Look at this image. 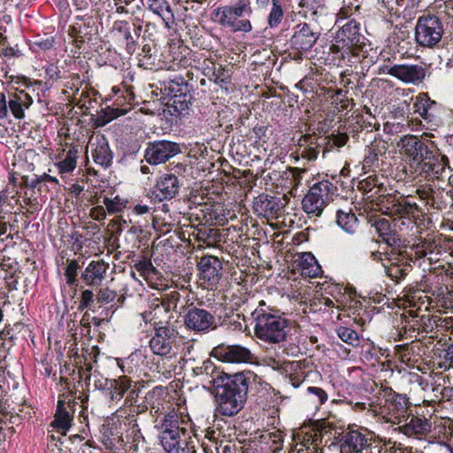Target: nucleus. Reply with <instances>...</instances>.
Segmentation results:
<instances>
[{"label": "nucleus", "mask_w": 453, "mask_h": 453, "mask_svg": "<svg viewBox=\"0 0 453 453\" xmlns=\"http://www.w3.org/2000/svg\"><path fill=\"white\" fill-rule=\"evenodd\" d=\"M396 146L417 174L428 180H442L447 176L449 158L435 151L433 143L408 134L401 137Z\"/></svg>", "instance_id": "obj_1"}, {"label": "nucleus", "mask_w": 453, "mask_h": 453, "mask_svg": "<svg viewBox=\"0 0 453 453\" xmlns=\"http://www.w3.org/2000/svg\"><path fill=\"white\" fill-rule=\"evenodd\" d=\"M267 389L269 385L250 371L230 375L218 388L217 411L223 416L236 415L244 406L250 387Z\"/></svg>", "instance_id": "obj_2"}, {"label": "nucleus", "mask_w": 453, "mask_h": 453, "mask_svg": "<svg viewBox=\"0 0 453 453\" xmlns=\"http://www.w3.org/2000/svg\"><path fill=\"white\" fill-rule=\"evenodd\" d=\"M255 335L267 343L278 344L287 340L291 329V321L284 313L260 301L253 311Z\"/></svg>", "instance_id": "obj_3"}, {"label": "nucleus", "mask_w": 453, "mask_h": 453, "mask_svg": "<svg viewBox=\"0 0 453 453\" xmlns=\"http://www.w3.org/2000/svg\"><path fill=\"white\" fill-rule=\"evenodd\" d=\"M374 416L381 417L386 422L398 426L409 415V399L391 388L383 389V403L369 404Z\"/></svg>", "instance_id": "obj_4"}, {"label": "nucleus", "mask_w": 453, "mask_h": 453, "mask_svg": "<svg viewBox=\"0 0 453 453\" xmlns=\"http://www.w3.org/2000/svg\"><path fill=\"white\" fill-rule=\"evenodd\" d=\"M244 14L251 16L253 10L250 0H239L235 5H225L213 12V19L234 32H250L252 25L249 19H240Z\"/></svg>", "instance_id": "obj_5"}, {"label": "nucleus", "mask_w": 453, "mask_h": 453, "mask_svg": "<svg viewBox=\"0 0 453 453\" xmlns=\"http://www.w3.org/2000/svg\"><path fill=\"white\" fill-rule=\"evenodd\" d=\"M361 38L358 24L355 20H350L335 33L330 45V52L339 60L357 56L362 43Z\"/></svg>", "instance_id": "obj_6"}, {"label": "nucleus", "mask_w": 453, "mask_h": 453, "mask_svg": "<svg viewBox=\"0 0 453 453\" xmlns=\"http://www.w3.org/2000/svg\"><path fill=\"white\" fill-rule=\"evenodd\" d=\"M336 189V187L327 180L315 183L302 200L303 210L310 217L321 216Z\"/></svg>", "instance_id": "obj_7"}, {"label": "nucleus", "mask_w": 453, "mask_h": 453, "mask_svg": "<svg viewBox=\"0 0 453 453\" xmlns=\"http://www.w3.org/2000/svg\"><path fill=\"white\" fill-rule=\"evenodd\" d=\"M374 441V434L368 429L356 425L349 426L338 437L340 453H363Z\"/></svg>", "instance_id": "obj_8"}, {"label": "nucleus", "mask_w": 453, "mask_h": 453, "mask_svg": "<svg viewBox=\"0 0 453 453\" xmlns=\"http://www.w3.org/2000/svg\"><path fill=\"white\" fill-rule=\"evenodd\" d=\"M443 27L440 19L434 15L421 16L415 27L416 42L424 48H434L441 40Z\"/></svg>", "instance_id": "obj_9"}, {"label": "nucleus", "mask_w": 453, "mask_h": 453, "mask_svg": "<svg viewBox=\"0 0 453 453\" xmlns=\"http://www.w3.org/2000/svg\"><path fill=\"white\" fill-rule=\"evenodd\" d=\"M319 36L320 31L311 28L307 23L296 26L289 40V55L295 60L303 59V54L315 45Z\"/></svg>", "instance_id": "obj_10"}, {"label": "nucleus", "mask_w": 453, "mask_h": 453, "mask_svg": "<svg viewBox=\"0 0 453 453\" xmlns=\"http://www.w3.org/2000/svg\"><path fill=\"white\" fill-rule=\"evenodd\" d=\"M155 423L158 434L193 433V423L189 415L174 408L165 413L161 418H157Z\"/></svg>", "instance_id": "obj_11"}, {"label": "nucleus", "mask_w": 453, "mask_h": 453, "mask_svg": "<svg viewBox=\"0 0 453 453\" xmlns=\"http://www.w3.org/2000/svg\"><path fill=\"white\" fill-rule=\"evenodd\" d=\"M183 319L185 326L196 333L204 334L217 327L214 314L203 308L189 306Z\"/></svg>", "instance_id": "obj_12"}, {"label": "nucleus", "mask_w": 453, "mask_h": 453, "mask_svg": "<svg viewBox=\"0 0 453 453\" xmlns=\"http://www.w3.org/2000/svg\"><path fill=\"white\" fill-rule=\"evenodd\" d=\"M177 331L169 326L156 327L155 334L150 341V347L152 352L158 356L176 357L172 355L173 344L177 339Z\"/></svg>", "instance_id": "obj_13"}, {"label": "nucleus", "mask_w": 453, "mask_h": 453, "mask_svg": "<svg viewBox=\"0 0 453 453\" xmlns=\"http://www.w3.org/2000/svg\"><path fill=\"white\" fill-rule=\"evenodd\" d=\"M180 152V147L177 142L163 140L150 142L145 150L144 157L150 165H159Z\"/></svg>", "instance_id": "obj_14"}, {"label": "nucleus", "mask_w": 453, "mask_h": 453, "mask_svg": "<svg viewBox=\"0 0 453 453\" xmlns=\"http://www.w3.org/2000/svg\"><path fill=\"white\" fill-rule=\"evenodd\" d=\"M395 430L408 437L418 440L434 437V435H430L432 433V423L429 419L418 416H411L410 414L405 418L403 423L397 426Z\"/></svg>", "instance_id": "obj_15"}, {"label": "nucleus", "mask_w": 453, "mask_h": 453, "mask_svg": "<svg viewBox=\"0 0 453 453\" xmlns=\"http://www.w3.org/2000/svg\"><path fill=\"white\" fill-rule=\"evenodd\" d=\"M180 182L179 178L173 173H164L157 178L151 189V198L157 202L171 200L180 191Z\"/></svg>", "instance_id": "obj_16"}, {"label": "nucleus", "mask_w": 453, "mask_h": 453, "mask_svg": "<svg viewBox=\"0 0 453 453\" xmlns=\"http://www.w3.org/2000/svg\"><path fill=\"white\" fill-rule=\"evenodd\" d=\"M211 355L226 363H250L253 359L250 350L241 345H219L213 348Z\"/></svg>", "instance_id": "obj_17"}, {"label": "nucleus", "mask_w": 453, "mask_h": 453, "mask_svg": "<svg viewBox=\"0 0 453 453\" xmlns=\"http://www.w3.org/2000/svg\"><path fill=\"white\" fill-rule=\"evenodd\" d=\"M193 374L209 387L219 388L230 376L218 368L210 359L193 368Z\"/></svg>", "instance_id": "obj_18"}, {"label": "nucleus", "mask_w": 453, "mask_h": 453, "mask_svg": "<svg viewBox=\"0 0 453 453\" xmlns=\"http://www.w3.org/2000/svg\"><path fill=\"white\" fill-rule=\"evenodd\" d=\"M388 73L403 82L419 84L426 77V69L420 65H395Z\"/></svg>", "instance_id": "obj_19"}, {"label": "nucleus", "mask_w": 453, "mask_h": 453, "mask_svg": "<svg viewBox=\"0 0 453 453\" xmlns=\"http://www.w3.org/2000/svg\"><path fill=\"white\" fill-rule=\"evenodd\" d=\"M197 267L202 280L211 284H216L220 280L222 264L217 257L207 255L201 257Z\"/></svg>", "instance_id": "obj_20"}, {"label": "nucleus", "mask_w": 453, "mask_h": 453, "mask_svg": "<svg viewBox=\"0 0 453 453\" xmlns=\"http://www.w3.org/2000/svg\"><path fill=\"white\" fill-rule=\"evenodd\" d=\"M109 265L103 260H93L81 272V280L89 287L101 286L104 280Z\"/></svg>", "instance_id": "obj_21"}, {"label": "nucleus", "mask_w": 453, "mask_h": 453, "mask_svg": "<svg viewBox=\"0 0 453 453\" xmlns=\"http://www.w3.org/2000/svg\"><path fill=\"white\" fill-rule=\"evenodd\" d=\"M441 105L431 100L427 94H419L413 104L414 111L427 122H436L440 114Z\"/></svg>", "instance_id": "obj_22"}, {"label": "nucleus", "mask_w": 453, "mask_h": 453, "mask_svg": "<svg viewBox=\"0 0 453 453\" xmlns=\"http://www.w3.org/2000/svg\"><path fill=\"white\" fill-rule=\"evenodd\" d=\"M411 265L400 254L391 251L388 263L385 267V273L393 280L399 281L406 277L411 271Z\"/></svg>", "instance_id": "obj_23"}, {"label": "nucleus", "mask_w": 453, "mask_h": 453, "mask_svg": "<svg viewBox=\"0 0 453 453\" xmlns=\"http://www.w3.org/2000/svg\"><path fill=\"white\" fill-rule=\"evenodd\" d=\"M133 30H141V27H133ZM112 32L118 40L123 43L128 53L132 54L136 49V39L139 37V34L135 33V37L132 35L131 27L127 21L118 20L114 22Z\"/></svg>", "instance_id": "obj_24"}, {"label": "nucleus", "mask_w": 453, "mask_h": 453, "mask_svg": "<svg viewBox=\"0 0 453 453\" xmlns=\"http://www.w3.org/2000/svg\"><path fill=\"white\" fill-rule=\"evenodd\" d=\"M92 148V157L96 164L107 168L111 165L112 154L104 137H96V142L90 140L88 147Z\"/></svg>", "instance_id": "obj_25"}, {"label": "nucleus", "mask_w": 453, "mask_h": 453, "mask_svg": "<svg viewBox=\"0 0 453 453\" xmlns=\"http://www.w3.org/2000/svg\"><path fill=\"white\" fill-rule=\"evenodd\" d=\"M33 104V98L21 90L9 96L8 108L14 118L22 119L25 118V110Z\"/></svg>", "instance_id": "obj_26"}, {"label": "nucleus", "mask_w": 453, "mask_h": 453, "mask_svg": "<svg viewBox=\"0 0 453 453\" xmlns=\"http://www.w3.org/2000/svg\"><path fill=\"white\" fill-rule=\"evenodd\" d=\"M190 434L182 433L158 434V440L161 446L167 453H180L184 445L188 444Z\"/></svg>", "instance_id": "obj_27"}, {"label": "nucleus", "mask_w": 453, "mask_h": 453, "mask_svg": "<svg viewBox=\"0 0 453 453\" xmlns=\"http://www.w3.org/2000/svg\"><path fill=\"white\" fill-rule=\"evenodd\" d=\"M68 408H71L70 403H66L65 399L59 398L51 426L61 433V434H65L71 426L72 416Z\"/></svg>", "instance_id": "obj_28"}, {"label": "nucleus", "mask_w": 453, "mask_h": 453, "mask_svg": "<svg viewBox=\"0 0 453 453\" xmlns=\"http://www.w3.org/2000/svg\"><path fill=\"white\" fill-rule=\"evenodd\" d=\"M386 213L390 216H399L401 218H415L418 213V206L416 203H411L405 198H399L387 207Z\"/></svg>", "instance_id": "obj_29"}, {"label": "nucleus", "mask_w": 453, "mask_h": 453, "mask_svg": "<svg viewBox=\"0 0 453 453\" xmlns=\"http://www.w3.org/2000/svg\"><path fill=\"white\" fill-rule=\"evenodd\" d=\"M298 269L303 277L317 278L322 274L321 266L315 257L310 253H302L298 259Z\"/></svg>", "instance_id": "obj_30"}, {"label": "nucleus", "mask_w": 453, "mask_h": 453, "mask_svg": "<svg viewBox=\"0 0 453 453\" xmlns=\"http://www.w3.org/2000/svg\"><path fill=\"white\" fill-rule=\"evenodd\" d=\"M78 157L79 149L75 146L71 147L66 152L64 150L62 156H59V160L55 164V165L62 177L75 170Z\"/></svg>", "instance_id": "obj_31"}, {"label": "nucleus", "mask_w": 453, "mask_h": 453, "mask_svg": "<svg viewBox=\"0 0 453 453\" xmlns=\"http://www.w3.org/2000/svg\"><path fill=\"white\" fill-rule=\"evenodd\" d=\"M372 226L375 228V231L379 236L381 237L382 241L388 246L392 247L397 244L399 238L395 231L392 229L388 219L384 218L374 219Z\"/></svg>", "instance_id": "obj_32"}, {"label": "nucleus", "mask_w": 453, "mask_h": 453, "mask_svg": "<svg viewBox=\"0 0 453 453\" xmlns=\"http://www.w3.org/2000/svg\"><path fill=\"white\" fill-rule=\"evenodd\" d=\"M319 437L320 434L313 430H301L298 432L296 435H295L296 446L299 444L301 445V448L297 449L298 453L303 451L304 449L310 450L311 446H312V449L310 452H318L317 441L320 439Z\"/></svg>", "instance_id": "obj_33"}, {"label": "nucleus", "mask_w": 453, "mask_h": 453, "mask_svg": "<svg viewBox=\"0 0 453 453\" xmlns=\"http://www.w3.org/2000/svg\"><path fill=\"white\" fill-rule=\"evenodd\" d=\"M416 192L420 199L426 201L427 204L434 208L440 207L442 198L441 188H435L431 184H425L419 186Z\"/></svg>", "instance_id": "obj_34"}, {"label": "nucleus", "mask_w": 453, "mask_h": 453, "mask_svg": "<svg viewBox=\"0 0 453 453\" xmlns=\"http://www.w3.org/2000/svg\"><path fill=\"white\" fill-rule=\"evenodd\" d=\"M336 222L342 230L349 234H354L358 227V219L351 209L338 210Z\"/></svg>", "instance_id": "obj_35"}, {"label": "nucleus", "mask_w": 453, "mask_h": 453, "mask_svg": "<svg viewBox=\"0 0 453 453\" xmlns=\"http://www.w3.org/2000/svg\"><path fill=\"white\" fill-rule=\"evenodd\" d=\"M147 7L155 14L162 18L168 26L173 19V13L166 0H146Z\"/></svg>", "instance_id": "obj_36"}, {"label": "nucleus", "mask_w": 453, "mask_h": 453, "mask_svg": "<svg viewBox=\"0 0 453 453\" xmlns=\"http://www.w3.org/2000/svg\"><path fill=\"white\" fill-rule=\"evenodd\" d=\"M307 395L316 407L321 406L328 399L327 393L319 387H309L307 388Z\"/></svg>", "instance_id": "obj_37"}, {"label": "nucleus", "mask_w": 453, "mask_h": 453, "mask_svg": "<svg viewBox=\"0 0 453 453\" xmlns=\"http://www.w3.org/2000/svg\"><path fill=\"white\" fill-rule=\"evenodd\" d=\"M337 335L342 342L351 346H357L359 343V337L357 333L349 327L340 326L337 329Z\"/></svg>", "instance_id": "obj_38"}, {"label": "nucleus", "mask_w": 453, "mask_h": 453, "mask_svg": "<svg viewBox=\"0 0 453 453\" xmlns=\"http://www.w3.org/2000/svg\"><path fill=\"white\" fill-rule=\"evenodd\" d=\"M80 268L79 263L77 260H67V265L65 269V277L66 280V283L69 286L77 285V276H78V269Z\"/></svg>", "instance_id": "obj_39"}, {"label": "nucleus", "mask_w": 453, "mask_h": 453, "mask_svg": "<svg viewBox=\"0 0 453 453\" xmlns=\"http://www.w3.org/2000/svg\"><path fill=\"white\" fill-rule=\"evenodd\" d=\"M103 203L108 213L115 214L122 211V210L126 207L127 202L117 196L113 199L104 197Z\"/></svg>", "instance_id": "obj_40"}, {"label": "nucleus", "mask_w": 453, "mask_h": 453, "mask_svg": "<svg viewBox=\"0 0 453 453\" xmlns=\"http://www.w3.org/2000/svg\"><path fill=\"white\" fill-rule=\"evenodd\" d=\"M117 296L115 290L109 287L100 288L96 293V301L100 304H107L111 303Z\"/></svg>", "instance_id": "obj_41"}, {"label": "nucleus", "mask_w": 453, "mask_h": 453, "mask_svg": "<svg viewBox=\"0 0 453 453\" xmlns=\"http://www.w3.org/2000/svg\"><path fill=\"white\" fill-rule=\"evenodd\" d=\"M378 161V150L373 146L369 147L365 150V154L362 162V170L364 172L370 171V169Z\"/></svg>", "instance_id": "obj_42"}, {"label": "nucleus", "mask_w": 453, "mask_h": 453, "mask_svg": "<svg viewBox=\"0 0 453 453\" xmlns=\"http://www.w3.org/2000/svg\"><path fill=\"white\" fill-rule=\"evenodd\" d=\"M284 12L282 7H271L267 17V23L270 27H277L282 21Z\"/></svg>", "instance_id": "obj_43"}, {"label": "nucleus", "mask_w": 453, "mask_h": 453, "mask_svg": "<svg viewBox=\"0 0 453 453\" xmlns=\"http://www.w3.org/2000/svg\"><path fill=\"white\" fill-rule=\"evenodd\" d=\"M96 299V294L91 289H85L81 294V299L79 302L78 309L83 311L86 308H89Z\"/></svg>", "instance_id": "obj_44"}, {"label": "nucleus", "mask_w": 453, "mask_h": 453, "mask_svg": "<svg viewBox=\"0 0 453 453\" xmlns=\"http://www.w3.org/2000/svg\"><path fill=\"white\" fill-rule=\"evenodd\" d=\"M127 112V109H120V108H111L108 107L105 109V114L108 116L105 119L102 120L99 125L104 126L110 122L111 120L124 115Z\"/></svg>", "instance_id": "obj_45"}, {"label": "nucleus", "mask_w": 453, "mask_h": 453, "mask_svg": "<svg viewBox=\"0 0 453 453\" xmlns=\"http://www.w3.org/2000/svg\"><path fill=\"white\" fill-rule=\"evenodd\" d=\"M438 366L444 370H449L453 367V344L446 349L443 360L438 363Z\"/></svg>", "instance_id": "obj_46"}, {"label": "nucleus", "mask_w": 453, "mask_h": 453, "mask_svg": "<svg viewBox=\"0 0 453 453\" xmlns=\"http://www.w3.org/2000/svg\"><path fill=\"white\" fill-rule=\"evenodd\" d=\"M395 351L402 362L408 363L411 361V357L408 344L397 345Z\"/></svg>", "instance_id": "obj_47"}, {"label": "nucleus", "mask_w": 453, "mask_h": 453, "mask_svg": "<svg viewBox=\"0 0 453 453\" xmlns=\"http://www.w3.org/2000/svg\"><path fill=\"white\" fill-rule=\"evenodd\" d=\"M319 150L317 147L308 146L303 148L300 152L302 157L308 159L309 161H314L319 156Z\"/></svg>", "instance_id": "obj_48"}, {"label": "nucleus", "mask_w": 453, "mask_h": 453, "mask_svg": "<svg viewBox=\"0 0 453 453\" xmlns=\"http://www.w3.org/2000/svg\"><path fill=\"white\" fill-rule=\"evenodd\" d=\"M137 270L142 273V274L145 277L150 276V274H155L157 273V269L153 266L150 262H143L137 265Z\"/></svg>", "instance_id": "obj_49"}, {"label": "nucleus", "mask_w": 453, "mask_h": 453, "mask_svg": "<svg viewBox=\"0 0 453 453\" xmlns=\"http://www.w3.org/2000/svg\"><path fill=\"white\" fill-rule=\"evenodd\" d=\"M90 217L96 220L102 221L106 218V208L102 205H97L90 210Z\"/></svg>", "instance_id": "obj_50"}, {"label": "nucleus", "mask_w": 453, "mask_h": 453, "mask_svg": "<svg viewBox=\"0 0 453 453\" xmlns=\"http://www.w3.org/2000/svg\"><path fill=\"white\" fill-rule=\"evenodd\" d=\"M131 380L127 376H119L116 380H111V385H117L119 387L124 394L128 390L131 386Z\"/></svg>", "instance_id": "obj_51"}, {"label": "nucleus", "mask_w": 453, "mask_h": 453, "mask_svg": "<svg viewBox=\"0 0 453 453\" xmlns=\"http://www.w3.org/2000/svg\"><path fill=\"white\" fill-rule=\"evenodd\" d=\"M54 40L52 37L38 38L34 42V47H37L40 50H47L53 46Z\"/></svg>", "instance_id": "obj_52"}, {"label": "nucleus", "mask_w": 453, "mask_h": 453, "mask_svg": "<svg viewBox=\"0 0 453 453\" xmlns=\"http://www.w3.org/2000/svg\"><path fill=\"white\" fill-rule=\"evenodd\" d=\"M370 257L376 262H380L382 266L385 268L386 265L388 263V257H390V253L388 252H380V251H372L371 253Z\"/></svg>", "instance_id": "obj_53"}, {"label": "nucleus", "mask_w": 453, "mask_h": 453, "mask_svg": "<svg viewBox=\"0 0 453 453\" xmlns=\"http://www.w3.org/2000/svg\"><path fill=\"white\" fill-rule=\"evenodd\" d=\"M109 395L111 401H120L124 396V392L121 391L117 385H111V380L109 382Z\"/></svg>", "instance_id": "obj_54"}, {"label": "nucleus", "mask_w": 453, "mask_h": 453, "mask_svg": "<svg viewBox=\"0 0 453 453\" xmlns=\"http://www.w3.org/2000/svg\"><path fill=\"white\" fill-rule=\"evenodd\" d=\"M376 187L380 188L377 183V179L372 176L360 182V188L364 189L365 192H371Z\"/></svg>", "instance_id": "obj_55"}, {"label": "nucleus", "mask_w": 453, "mask_h": 453, "mask_svg": "<svg viewBox=\"0 0 453 453\" xmlns=\"http://www.w3.org/2000/svg\"><path fill=\"white\" fill-rule=\"evenodd\" d=\"M8 115V101H6L5 96L0 93V119H4Z\"/></svg>", "instance_id": "obj_56"}, {"label": "nucleus", "mask_w": 453, "mask_h": 453, "mask_svg": "<svg viewBox=\"0 0 453 453\" xmlns=\"http://www.w3.org/2000/svg\"><path fill=\"white\" fill-rule=\"evenodd\" d=\"M180 294L178 292H172L170 297L167 300V303L163 301V305L165 306L166 310H170L171 307L175 308L179 300Z\"/></svg>", "instance_id": "obj_57"}, {"label": "nucleus", "mask_w": 453, "mask_h": 453, "mask_svg": "<svg viewBox=\"0 0 453 453\" xmlns=\"http://www.w3.org/2000/svg\"><path fill=\"white\" fill-rule=\"evenodd\" d=\"M4 217H0V242H4V235L6 234L8 228H13V226L4 220Z\"/></svg>", "instance_id": "obj_58"}, {"label": "nucleus", "mask_w": 453, "mask_h": 453, "mask_svg": "<svg viewBox=\"0 0 453 453\" xmlns=\"http://www.w3.org/2000/svg\"><path fill=\"white\" fill-rule=\"evenodd\" d=\"M349 141V136L346 134H338L333 136V142L337 147L344 146Z\"/></svg>", "instance_id": "obj_59"}, {"label": "nucleus", "mask_w": 453, "mask_h": 453, "mask_svg": "<svg viewBox=\"0 0 453 453\" xmlns=\"http://www.w3.org/2000/svg\"><path fill=\"white\" fill-rule=\"evenodd\" d=\"M126 92H127V96L124 97L123 100L120 97L117 99L118 106L123 105V104H124L123 101L127 104H131L132 102L134 100V95L132 91L127 90Z\"/></svg>", "instance_id": "obj_60"}, {"label": "nucleus", "mask_w": 453, "mask_h": 453, "mask_svg": "<svg viewBox=\"0 0 453 453\" xmlns=\"http://www.w3.org/2000/svg\"><path fill=\"white\" fill-rule=\"evenodd\" d=\"M149 211H150V208L147 205L137 204L134 208V211L137 215L146 214L149 212Z\"/></svg>", "instance_id": "obj_61"}, {"label": "nucleus", "mask_w": 453, "mask_h": 453, "mask_svg": "<svg viewBox=\"0 0 453 453\" xmlns=\"http://www.w3.org/2000/svg\"><path fill=\"white\" fill-rule=\"evenodd\" d=\"M291 172H292L294 180L296 182H299L302 180V174L305 172V170L301 169V168H292Z\"/></svg>", "instance_id": "obj_62"}, {"label": "nucleus", "mask_w": 453, "mask_h": 453, "mask_svg": "<svg viewBox=\"0 0 453 453\" xmlns=\"http://www.w3.org/2000/svg\"><path fill=\"white\" fill-rule=\"evenodd\" d=\"M69 190L75 196H78L84 190V187L80 184L74 183L70 187Z\"/></svg>", "instance_id": "obj_63"}, {"label": "nucleus", "mask_w": 453, "mask_h": 453, "mask_svg": "<svg viewBox=\"0 0 453 453\" xmlns=\"http://www.w3.org/2000/svg\"><path fill=\"white\" fill-rule=\"evenodd\" d=\"M288 380L294 388H298L303 382V380H301L298 375L295 374H290Z\"/></svg>", "instance_id": "obj_64"}]
</instances>
